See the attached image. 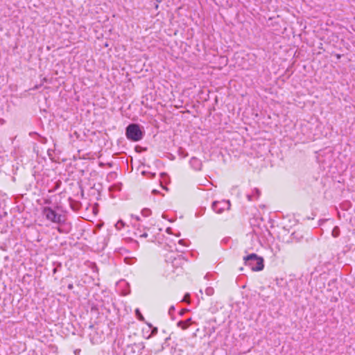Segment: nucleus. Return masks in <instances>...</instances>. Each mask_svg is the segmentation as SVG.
<instances>
[{"label":"nucleus","mask_w":355,"mask_h":355,"mask_svg":"<svg viewBox=\"0 0 355 355\" xmlns=\"http://www.w3.org/2000/svg\"><path fill=\"white\" fill-rule=\"evenodd\" d=\"M174 311H175V307L173 306H171L168 309V314L171 315Z\"/></svg>","instance_id":"nucleus-23"},{"label":"nucleus","mask_w":355,"mask_h":355,"mask_svg":"<svg viewBox=\"0 0 355 355\" xmlns=\"http://www.w3.org/2000/svg\"><path fill=\"white\" fill-rule=\"evenodd\" d=\"M176 236H180V233L179 232Z\"/></svg>","instance_id":"nucleus-38"},{"label":"nucleus","mask_w":355,"mask_h":355,"mask_svg":"<svg viewBox=\"0 0 355 355\" xmlns=\"http://www.w3.org/2000/svg\"><path fill=\"white\" fill-rule=\"evenodd\" d=\"M38 88H39V86L36 85V86L33 88V89H38Z\"/></svg>","instance_id":"nucleus-34"},{"label":"nucleus","mask_w":355,"mask_h":355,"mask_svg":"<svg viewBox=\"0 0 355 355\" xmlns=\"http://www.w3.org/2000/svg\"><path fill=\"white\" fill-rule=\"evenodd\" d=\"M211 209L218 214L223 213L225 210L230 209V202L229 200L214 201L212 202Z\"/></svg>","instance_id":"nucleus-4"},{"label":"nucleus","mask_w":355,"mask_h":355,"mask_svg":"<svg viewBox=\"0 0 355 355\" xmlns=\"http://www.w3.org/2000/svg\"><path fill=\"white\" fill-rule=\"evenodd\" d=\"M189 297H190L189 294H188V293H187V294H186V295H184V298H183V300H182L186 302V301H187V300H188V299L189 298Z\"/></svg>","instance_id":"nucleus-26"},{"label":"nucleus","mask_w":355,"mask_h":355,"mask_svg":"<svg viewBox=\"0 0 355 355\" xmlns=\"http://www.w3.org/2000/svg\"><path fill=\"white\" fill-rule=\"evenodd\" d=\"M157 190H155V189L153 190V193H157Z\"/></svg>","instance_id":"nucleus-35"},{"label":"nucleus","mask_w":355,"mask_h":355,"mask_svg":"<svg viewBox=\"0 0 355 355\" xmlns=\"http://www.w3.org/2000/svg\"><path fill=\"white\" fill-rule=\"evenodd\" d=\"M184 321L187 322V323L188 324L189 326L191 325V318H188L187 320H186Z\"/></svg>","instance_id":"nucleus-27"},{"label":"nucleus","mask_w":355,"mask_h":355,"mask_svg":"<svg viewBox=\"0 0 355 355\" xmlns=\"http://www.w3.org/2000/svg\"><path fill=\"white\" fill-rule=\"evenodd\" d=\"M244 263L250 268L253 271H261L264 268V260L263 257L255 253L250 254L243 257Z\"/></svg>","instance_id":"nucleus-1"},{"label":"nucleus","mask_w":355,"mask_h":355,"mask_svg":"<svg viewBox=\"0 0 355 355\" xmlns=\"http://www.w3.org/2000/svg\"><path fill=\"white\" fill-rule=\"evenodd\" d=\"M188 155L187 153H186L185 155H183L184 157H187Z\"/></svg>","instance_id":"nucleus-37"},{"label":"nucleus","mask_w":355,"mask_h":355,"mask_svg":"<svg viewBox=\"0 0 355 355\" xmlns=\"http://www.w3.org/2000/svg\"><path fill=\"white\" fill-rule=\"evenodd\" d=\"M260 196V191L258 189H254L252 193L248 194L247 198L249 201L257 200Z\"/></svg>","instance_id":"nucleus-7"},{"label":"nucleus","mask_w":355,"mask_h":355,"mask_svg":"<svg viewBox=\"0 0 355 355\" xmlns=\"http://www.w3.org/2000/svg\"><path fill=\"white\" fill-rule=\"evenodd\" d=\"M43 216L46 218V220L56 223L61 224L63 220L62 219V216L58 214L55 210H53L50 207H44L42 210Z\"/></svg>","instance_id":"nucleus-3"},{"label":"nucleus","mask_w":355,"mask_h":355,"mask_svg":"<svg viewBox=\"0 0 355 355\" xmlns=\"http://www.w3.org/2000/svg\"><path fill=\"white\" fill-rule=\"evenodd\" d=\"M166 231L168 234H172V229L171 227H167Z\"/></svg>","instance_id":"nucleus-28"},{"label":"nucleus","mask_w":355,"mask_h":355,"mask_svg":"<svg viewBox=\"0 0 355 355\" xmlns=\"http://www.w3.org/2000/svg\"><path fill=\"white\" fill-rule=\"evenodd\" d=\"M161 175H162V176L166 175V174H165V173H162Z\"/></svg>","instance_id":"nucleus-40"},{"label":"nucleus","mask_w":355,"mask_h":355,"mask_svg":"<svg viewBox=\"0 0 355 355\" xmlns=\"http://www.w3.org/2000/svg\"><path fill=\"white\" fill-rule=\"evenodd\" d=\"M140 236L141 237H144V238H146L148 236V234L146 232H144Z\"/></svg>","instance_id":"nucleus-29"},{"label":"nucleus","mask_w":355,"mask_h":355,"mask_svg":"<svg viewBox=\"0 0 355 355\" xmlns=\"http://www.w3.org/2000/svg\"><path fill=\"white\" fill-rule=\"evenodd\" d=\"M205 293L208 296H211L214 293V289L212 287H207L205 289Z\"/></svg>","instance_id":"nucleus-13"},{"label":"nucleus","mask_w":355,"mask_h":355,"mask_svg":"<svg viewBox=\"0 0 355 355\" xmlns=\"http://www.w3.org/2000/svg\"><path fill=\"white\" fill-rule=\"evenodd\" d=\"M132 248L135 249H137L139 248V243L137 241L132 240Z\"/></svg>","instance_id":"nucleus-20"},{"label":"nucleus","mask_w":355,"mask_h":355,"mask_svg":"<svg viewBox=\"0 0 355 355\" xmlns=\"http://www.w3.org/2000/svg\"><path fill=\"white\" fill-rule=\"evenodd\" d=\"M53 265L54 266L53 273L55 274L62 268V264L59 262H53Z\"/></svg>","instance_id":"nucleus-10"},{"label":"nucleus","mask_w":355,"mask_h":355,"mask_svg":"<svg viewBox=\"0 0 355 355\" xmlns=\"http://www.w3.org/2000/svg\"><path fill=\"white\" fill-rule=\"evenodd\" d=\"M187 310H182L181 312H180V314L182 315L184 313V311H186Z\"/></svg>","instance_id":"nucleus-33"},{"label":"nucleus","mask_w":355,"mask_h":355,"mask_svg":"<svg viewBox=\"0 0 355 355\" xmlns=\"http://www.w3.org/2000/svg\"><path fill=\"white\" fill-rule=\"evenodd\" d=\"M190 166L195 171H200L202 166V161L196 157H192L189 160Z\"/></svg>","instance_id":"nucleus-6"},{"label":"nucleus","mask_w":355,"mask_h":355,"mask_svg":"<svg viewBox=\"0 0 355 355\" xmlns=\"http://www.w3.org/2000/svg\"><path fill=\"white\" fill-rule=\"evenodd\" d=\"M135 313H136V315L137 317V318L139 320H144V318L141 314V313L140 312L139 309H137L135 310Z\"/></svg>","instance_id":"nucleus-17"},{"label":"nucleus","mask_w":355,"mask_h":355,"mask_svg":"<svg viewBox=\"0 0 355 355\" xmlns=\"http://www.w3.org/2000/svg\"><path fill=\"white\" fill-rule=\"evenodd\" d=\"M205 210V208L202 209V211L196 212V217H199V216H202L204 214Z\"/></svg>","instance_id":"nucleus-22"},{"label":"nucleus","mask_w":355,"mask_h":355,"mask_svg":"<svg viewBox=\"0 0 355 355\" xmlns=\"http://www.w3.org/2000/svg\"><path fill=\"white\" fill-rule=\"evenodd\" d=\"M4 260V267L5 268H10V257L9 256H5L3 258Z\"/></svg>","instance_id":"nucleus-15"},{"label":"nucleus","mask_w":355,"mask_h":355,"mask_svg":"<svg viewBox=\"0 0 355 355\" xmlns=\"http://www.w3.org/2000/svg\"><path fill=\"white\" fill-rule=\"evenodd\" d=\"M183 151L182 148L179 149V152Z\"/></svg>","instance_id":"nucleus-39"},{"label":"nucleus","mask_w":355,"mask_h":355,"mask_svg":"<svg viewBox=\"0 0 355 355\" xmlns=\"http://www.w3.org/2000/svg\"><path fill=\"white\" fill-rule=\"evenodd\" d=\"M0 250L2 251H7L8 246L6 243H0Z\"/></svg>","instance_id":"nucleus-21"},{"label":"nucleus","mask_w":355,"mask_h":355,"mask_svg":"<svg viewBox=\"0 0 355 355\" xmlns=\"http://www.w3.org/2000/svg\"><path fill=\"white\" fill-rule=\"evenodd\" d=\"M135 259L132 257H125L124 261L125 263L131 265L135 263Z\"/></svg>","instance_id":"nucleus-14"},{"label":"nucleus","mask_w":355,"mask_h":355,"mask_svg":"<svg viewBox=\"0 0 355 355\" xmlns=\"http://www.w3.org/2000/svg\"><path fill=\"white\" fill-rule=\"evenodd\" d=\"M125 136L127 139L132 141H139L144 136V132L141 130L140 125L137 123H130L125 128Z\"/></svg>","instance_id":"nucleus-2"},{"label":"nucleus","mask_w":355,"mask_h":355,"mask_svg":"<svg viewBox=\"0 0 355 355\" xmlns=\"http://www.w3.org/2000/svg\"><path fill=\"white\" fill-rule=\"evenodd\" d=\"M178 243L179 244L182 245L183 246H188V243H189V241H187L184 239H180L179 240Z\"/></svg>","instance_id":"nucleus-19"},{"label":"nucleus","mask_w":355,"mask_h":355,"mask_svg":"<svg viewBox=\"0 0 355 355\" xmlns=\"http://www.w3.org/2000/svg\"><path fill=\"white\" fill-rule=\"evenodd\" d=\"M178 326L180 327L182 329L185 330L187 329L189 326L185 322L184 320H180L178 322Z\"/></svg>","instance_id":"nucleus-11"},{"label":"nucleus","mask_w":355,"mask_h":355,"mask_svg":"<svg viewBox=\"0 0 355 355\" xmlns=\"http://www.w3.org/2000/svg\"><path fill=\"white\" fill-rule=\"evenodd\" d=\"M92 270L94 272H98V268L95 263H92Z\"/></svg>","instance_id":"nucleus-24"},{"label":"nucleus","mask_w":355,"mask_h":355,"mask_svg":"<svg viewBox=\"0 0 355 355\" xmlns=\"http://www.w3.org/2000/svg\"><path fill=\"white\" fill-rule=\"evenodd\" d=\"M331 235L334 238H337L340 235V228L338 226H335L331 231Z\"/></svg>","instance_id":"nucleus-9"},{"label":"nucleus","mask_w":355,"mask_h":355,"mask_svg":"<svg viewBox=\"0 0 355 355\" xmlns=\"http://www.w3.org/2000/svg\"><path fill=\"white\" fill-rule=\"evenodd\" d=\"M136 219H137V220H139V216H136Z\"/></svg>","instance_id":"nucleus-36"},{"label":"nucleus","mask_w":355,"mask_h":355,"mask_svg":"<svg viewBox=\"0 0 355 355\" xmlns=\"http://www.w3.org/2000/svg\"><path fill=\"white\" fill-rule=\"evenodd\" d=\"M67 288L69 289V290H71L73 288V286L72 284H69L67 286Z\"/></svg>","instance_id":"nucleus-30"},{"label":"nucleus","mask_w":355,"mask_h":355,"mask_svg":"<svg viewBox=\"0 0 355 355\" xmlns=\"http://www.w3.org/2000/svg\"><path fill=\"white\" fill-rule=\"evenodd\" d=\"M230 241V238H225L222 240L223 243H227Z\"/></svg>","instance_id":"nucleus-25"},{"label":"nucleus","mask_w":355,"mask_h":355,"mask_svg":"<svg viewBox=\"0 0 355 355\" xmlns=\"http://www.w3.org/2000/svg\"><path fill=\"white\" fill-rule=\"evenodd\" d=\"M297 234L296 232H293L291 234L292 240H296L297 241H299L301 238H302V235H297Z\"/></svg>","instance_id":"nucleus-16"},{"label":"nucleus","mask_w":355,"mask_h":355,"mask_svg":"<svg viewBox=\"0 0 355 355\" xmlns=\"http://www.w3.org/2000/svg\"><path fill=\"white\" fill-rule=\"evenodd\" d=\"M155 173H150V176H149V178H154V177H155Z\"/></svg>","instance_id":"nucleus-32"},{"label":"nucleus","mask_w":355,"mask_h":355,"mask_svg":"<svg viewBox=\"0 0 355 355\" xmlns=\"http://www.w3.org/2000/svg\"><path fill=\"white\" fill-rule=\"evenodd\" d=\"M141 214L144 216L147 217L151 214V211L148 209H144L142 210Z\"/></svg>","instance_id":"nucleus-18"},{"label":"nucleus","mask_w":355,"mask_h":355,"mask_svg":"<svg viewBox=\"0 0 355 355\" xmlns=\"http://www.w3.org/2000/svg\"><path fill=\"white\" fill-rule=\"evenodd\" d=\"M157 332V328H155L153 331H152V334H156Z\"/></svg>","instance_id":"nucleus-31"},{"label":"nucleus","mask_w":355,"mask_h":355,"mask_svg":"<svg viewBox=\"0 0 355 355\" xmlns=\"http://www.w3.org/2000/svg\"><path fill=\"white\" fill-rule=\"evenodd\" d=\"M15 248H16L15 252L18 253L19 254V257H22L26 255L24 254V252H26V250L24 248V246H23L21 245H15Z\"/></svg>","instance_id":"nucleus-8"},{"label":"nucleus","mask_w":355,"mask_h":355,"mask_svg":"<svg viewBox=\"0 0 355 355\" xmlns=\"http://www.w3.org/2000/svg\"><path fill=\"white\" fill-rule=\"evenodd\" d=\"M130 352L136 355H150V352L146 349L143 343H134L128 345Z\"/></svg>","instance_id":"nucleus-5"},{"label":"nucleus","mask_w":355,"mask_h":355,"mask_svg":"<svg viewBox=\"0 0 355 355\" xmlns=\"http://www.w3.org/2000/svg\"><path fill=\"white\" fill-rule=\"evenodd\" d=\"M125 225V223L123 220H119L115 225L116 228L118 230H121Z\"/></svg>","instance_id":"nucleus-12"}]
</instances>
